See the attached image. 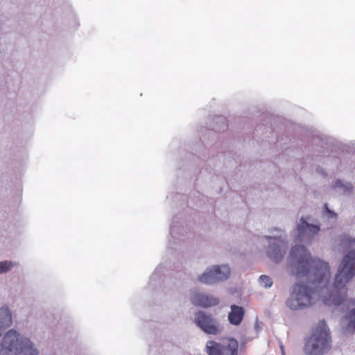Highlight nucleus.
I'll use <instances>...</instances> for the list:
<instances>
[{
    "label": "nucleus",
    "instance_id": "f257e3e1",
    "mask_svg": "<svg viewBox=\"0 0 355 355\" xmlns=\"http://www.w3.org/2000/svg\"><path fill=\"white\" fill-rule=\"evenodd\" d=\"M340 245L349 250L343 257L331 289L327 286L330 278L327 263L311 257L302 245L291 248L286 259V269L299 280L291 288L286 305L293 311L311 306L316 298H321L327 305H340L347 295L346 284L355 276V238L348 235L341 237Z\"/></svg>",
    "mask_w": 355,
    "mask_h": 355
},
{
    "label": "nucleus",
    "instance_id": "f03ea898",
    "mask_svg": "<svg viewBox=\"0 0 355 355\" xmlns=\"http://www.w3.org/2000/svg\"><path fill=\"white\" fill-rule=\"evenodd\" d=\"M35 344L15 329L3 334L0 340V355H38Z\"/></svg>",
    "mask_w": 355,
    "mask_h": 355
},
{
    "label": "nucleus",
    "instance_id": "7ed1b4c3",
    "mask_svg": "<svg viewBox=\"0 0 355 355\" xmlns=\"http://www.w3.org/2000/svg\"><path fill=\"white\" fill-rule=\"evenodd\" d=\"M331 338L326 322L321 320L306 340L304 352L307 355H322L330 347Z\"/></svg>",
    "mask_w": 355,
    "mask_h": 355
},
{
    "label": "nucleus",
    "instance_id": "20e7f679",
    "mask_svg": "<svg viewBox=\"0 0 355 355\" xmlns=\"http://www.w3.org/2000/svg\"><path fill=\"white\" fill-rule=\"evenodd\" d=\"M231 270L228 265H214L207 268L203 273L198 276V281L203 284L213 285L227 280Z\"/></svg>",
    "mask_w": 355,
    "mask_h": 355
},
{
    "label": "nucleus",
    "instance_id": "39448f33",
    "mask_svg": "<svg viewBox=\"0 0 355 355\" xmlns=\"http://www.w3.org/2000/svg\"><path fill=\"white\" fill-rule=\"evenodd\" d=\"M264 240L267 243L266 252L268 257L275 263L280 262L287 250L286 240L282 238V234L275 236H265L261 238V242H263Z\"/></svg>",
    "mask_w": 355,
    "mask_h": 355
},
{
    "label": "nucleus",
    "instance_id": "423d86ee",
    "mask_svg": "<svg viewBox=\"0 0 355 355\" xmlns=\"http://www.w3.org/2000/svg\"><path fill=\"white\" fill-rule=\"evenodd\" d=\"M209 355H238L239 343L234 338H228L223 343L209 340L206 345Z\"/></svg>",
    "mask_w": 355,
    "mask_h": 355
},
{
    "label": "nucleus",
    "instance_id": "0eeeda50",
    "mask_svg": "<svg viewBox=\"0 0 355 355\" xmlns=\"http://www.w3.org/2000/svg\"><path fill=\"white\" fill-rule=\"evenodd\" d=\"M308 219V217H302L297 224L295 241L307 243L320 231V226L309 223Z\"/></svg>",
    "mask_w": 355,
    "mask_h": 355
},
{
    "label": "nucleus",
    "instance_id": "6e6552de",
    "mask_svg": "<svg viewBox=\"0 0 355 355\" xmlns=\"http://www.w3.org/2000/svg\"><path fill=\"white\" fill-rule=\"evenodd\" d=\"M195 321L197 325L208 334L217 335L220 333L216 320L210 314L200 311L196 313Z\"/></svg>",
    "mask_w": 355,
    "mask_h": 355
},
{
    "label": "nucleus",
    "instance_id": "1a4fd4ad",
    "mask_svg": "<svg viewBox=\"0 0 355 355\" xmlns=\"http://www.w3.org/2000/svg\"><path fill=\"white\" fill-rule=\"evenodd\" d=\"M191 301L194 305L203 308L216 306L218 303V300L217 298L203 293H198L196 291L191 293Z\"/></svg>",
    "mask_w": 355,
    "mask_h": 355
},
{
    "label": "nucleus",
    "instance_id": "9d476101",
    "mask_svg": "<svg viewBox=\"0 0 355 355\" xmlns=\"http://www.w3.org/2000/svg\"><path fill=\"white\" fill-rule=\"evenodd\" d=\"M231 311L228 314V320L231 324L239 325L244 317L245 311L242 306L233 304L230 306Z\"/></svg>",
    "mask_w": 355,
    "mask_h": 355
},
{
    "label": "nucleus",
    "instance_id": "9b49d317",
    "mask_svg": "<svg viewBox=\"0 0 355 355\" xmlns=\"http://www.w3.org/2000/svg\"><path fill=\"white\" fill-rule=\"evenodd\" d=\"M12 314L10 308L7 306L0 307V327L3 330L10 327L12 325Z\"/></svg>",
    "mask_w": 355,
    "mask_h": 355
},
{
    "label": "nucleus",
    "instance_id": "f8f14e48",
    "mask_svg": "<svg viewBox=\"0 0 355 355\" xmlns=\"http://www.w3.org/2000/svg\"><path fill=\"white\" fill-rule=\"evenodd\" d=\"M351 304L355 306V297L351 300ZM343 323L347 331H355V307L346 313L343 319Z\"/></svg>",
    "mask_w": 355,
    "mask_h": 355
},
{
    "label": "nucleus",
    "instance_id": "ddd939ff",
    "mask_svg": "<svg viewBox=\"0 0 355 355\" xmlns=\"http://www.w3.org/2000/svg\"><path fill=\"white\" fill-rule=\"evenodd\" d=\"M353 187L351 183L336 180L333 184V189L343 195H349L352 191Z\"/></svg>",
    "mask_w": 355,
    "mask_h": 355
},
{
    "label": "nucleus",
    "instance_id": "4468645a",
    "mask_svg": "<svg viewBox=\"0 0 355 355\" xmlns=\"http://www.w3.org/2000/svg\"><path fill=\"white\" fill-rule=\"evenodd\" d=\"M324 207V209L322 214V218L327 221V228H329L336 223L337 220V214L329 209L327 204H325Z\"/></svg>",
    "mask_w": 355,
    "mask_h": 355
},
{
    "label": "nucleus",
    "instance_id": "2eb2a0df",
    "mask_svg": "<svg viewBox=\"0 0 355 355\" xmlns=\"http://www.w3.org/2000/svg\"><path fill=\"white\" fill-rule=\"evenodd\" d=\"M171 236L173 239H178L179 236H183L186 233V229L179 222L173 223L170 227Z\"/></svg>",
    "mask_w": 355,
    "mask_h": 355
},
{
    "label": "nucleus",
    "instance_id": "dca6fc26",
    "mask_svg": "<svg viewBox=\"0 0 355 355\" xmlns=\"http://www.w3.org/2000/svg\"><path fill=\"white\" fill-rule=\"evenodd\" d=\"M17 265L15 261L5 260L0 261V274L6 273Z\"/></svg>",
    "mask_w": 355,
    "mask_h": 355
},
{
    "label": "nucleus",
    "instance_id": "f3484780",
    "mask_svg": "<svg viewBox=\"0 0 355 355\" xmlns=\"http://www.w3.org/2000/svg\"><path fill=\"white\" fill-rule=\"evenodd\" d=\"M259 284L261 286L269 288L272 286V279L267 275H262L259 278Z\"/></svg>",
    "mask_w": 355,
    "mask_h": 355
},
{
    "label": "nucleus",
    "instance_id": "a211bd4d",
    "mask_svg": "<svg viewBox=\"0 0 355 355\" xmlns=\"http://www.w3.org/2000/svg\"><path fill=\"white\" fill-rule=\"evenodd\" d=\"M261 326H262V323L259 322L258 320H257L255 322V326H254L257 331H259L261 329V328H262Z\"/></svg>",
    "mask_w": 355,
    "mask_h": 355
},
{
    "label": "nucleus",
    "instance_id": "6ab92c4d",
    "mask_svg": "<svg viewBox=\"0 0 355 355\" xmlns=\"http://www.w3.org/2000/svg\"><path fill=\"white\" fill-rule=\"evenodd\" d=\"M216 119H217V121H220L225 125L226 119L224 116H218Z\"/></svg>",
    "mask_w": 355,
    "mask_h": 355
},
{
    "label": "nucleus",
    "instance_id": "aec40b11",
    "mask_svg": "<svg viewBox=\"0 0 355 355\" xmlns=\"http://www.w3.org/2000/svg\"><path fill=\"white\" fill-rule=\"evenodd\" d=\"M159 270V267L157 268L154 272V273L153 274L152 277H150V279H153L157 274L158 271Z\"/></svg>",
    "mask_w": 355,
    "mask_h": 355
},
{
    "label": "nucleus",
    "instance_id": "412c9836",
    "mask_svg": "<svg viewBox=\"0 0 355 355\" xmlns=\"http://www.w3.org/2000/svg\"><path fill=\"white\" fill-rule=\"evenodd\" d=\"M281 350H282V355H286L282 346H281Z\"/></svg>",
    "mask_w": 355,
    "mask_h": 355
}]
</instances>
